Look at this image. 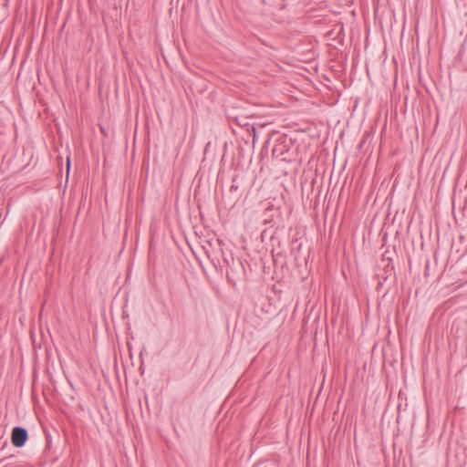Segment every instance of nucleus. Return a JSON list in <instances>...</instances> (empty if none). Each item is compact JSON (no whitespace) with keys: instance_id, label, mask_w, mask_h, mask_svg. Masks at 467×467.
I'll return each instance as SVG.
<instances>
[{"instance_id":"obj_1","label":"nucleus","mask_w":467,"mask_h":467,"mask_svg":"<svg viewBox=\"0 0 467 467\" xmlns=\"http://www.w3.org/2000/svg\"><path fill=\"white\" fill-rule=\"evenodd\" d=\"M27 440V431L22 427H16L12 431L11 441L14 446L22 447Z\"/></svg>"},{"instance_id":"obj_2","label":"nucleus","mask_w":467,"mask_h":467,"mask_svg":"<svg viewBox=\"0 0 467 467\" xmlns=\"http://www.w3.org/2000/svg\"><path fill=\"white\" fill-rule=\"evenodd\" d=\"M70 169V159L69 156H67V177H68Z\"/></svg>"}]
</instances>
